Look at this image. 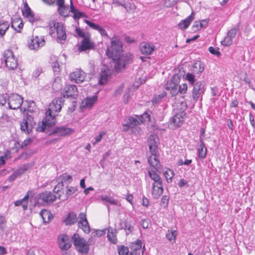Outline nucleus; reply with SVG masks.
<instances>
[{"label": "nucleus", "mask_w": 255, "mask_h": 255, "mask_svg": "<svg viewBox=\"0 0 255 255\" xmlns=\"http://www.w3.org/2000/svg\"><path fill=\"white\" fill-rule=\"evenodd\" d=\"M35 125L33 117L27 113L26 117L24 118L20 123V129L27 134L31 132L33 127Z\"/></svg>", "instance_id": "obj_7"}, {"label": "nucleus", "mask_w": 255, "mask_h": 255, "mask_svg": "<svg viewBox=\"0 0 255 255\" xmlns=\"http://www.w3.org/2000/svg\"><path fill=\"white\" fill-rule=\"evenodd\" d=\"M64 100L63 98L60 97L53 99L49 105V108L46 112L45 117L42 121L41 125H39L36 130L39 132H47L46 127H52L56 123L55 113H58L60 111L62 106L63 105Z\"/></svg>", "instance_id": "obj_2"}, {"label": "nucleus", "mask_w": 255, "mask_h": 255, "mask_svg": "<svg viewBox=\"0 0 255 255\" xmlns=\"http://www.w3.org/2000/svg\"><path fill=\"white\" fill-rule=\"evenodd\" d=\"M204 65L200 61L195 62L192 68V71L194 74H199L204 70Z\"/></svg>", "instance_id": "obj_31"}, {"label": "nucleus", "mask_w": 255, "mask_h": 255, "mask_svg": "<svg viewBox=\"0 0 255 255\" xmlns=\"http://www.w3.org/2000/svg\"><path fill=\"white\" fill-rule=\"evenodd\" d=\"M72 240L76 249L80 253L87 254L90 250L87 242L78 234H75L72 237Z\"/></svg>", "instance_id": "obj_3"}, {"label": "nucleus", "mask_w": 255, "mask_h": 255, "mask_svg": "<svg viewBox=\"0 0 255 255\" xmlns=\"http://www.w3.org/2000/svg\"><path fill=\"white\" fill-rule=\"evenodd\" d=\"M22 14L24 16L28 19L30 22L33 23L35 21L34 14L26 2L24 4L23 9L22 10Z\"/></svg>", "instance_id": "obj_26"}, {"label": "nucleus", "mask_w": 255, "mask_h": 255, "mask_svg": "<svg viewBox=\"0 0 255 255\" xmlns=\"http://www.w3.org/2000/svg\"><path fill=\"white\" fill-rule=\"evenodd\" d=\"M78 95V90L77 87L74 85H67L66 90L65 93L64 94V98H76V97Z\"/></svg>", "instance_id": "obj_25"}, {"label": "nucleus", "mask_w": 255, "mask_h": 255, "mask_svg": "<svg viewBox=\"0 0 255 255\" xmlns=\"http://www.w3.org/2000/svg\"><path fill=\"white\" fill-rule=\"evenodd\" d=\"M52 127H46L45 132L49 135H56L58 136H66L71 134L74 130L73 128L65 126L56 127L52 129Z\"/></svg>", "instance_id": "obj_4"}, {"label": "nucleus", "mask_w": 255, "mask_h": 255, "mask_svg": "<svg viewBox=\"0 0 255 255\" xmlns=\"http://www.w3.org/2000/svg\"><path fill=\"white\" fill-rule=\"evenodd\" d=\"M195 13L192 12L185 19L182 20L177 25L178 28L180 30H184L186 29L194 18Z\"/></svg>", "instance_id": "obj_22"}, {"label": "nucleus", "mask_w": 255, "mask_h": 255, "mask_svg": "<svg viewBox=\"0 0 255 255\" xmlns=\"http://www.w3.org/2000/svg\"><path fill=\"white\" fill-rule=\"evenodd\" d=\"M193 88L192 91V96L194 101H197L198 99L204 93L206 88L204 84L201 81L197 82L192 85Z\"/></svg>", "instance_id": "obj_10"}, {"label": "nucleus", "mask_w": 255, "mask_h": 255, "mask_svg": "<svg viewBox=\"0 0 255 255\" xmlns=\"http://www.w3.org/2000/svg\"><path fill=\"white\" fill-rule=\"evenodd\" d=\"M50 63H51V67L53 68V72L56 74H58L60 71V69L59 64L57 62V60H56V61L53 62L50 61Z\"/></svg>", "instance_id": "obj_54"}, {"label": "nucleus", "mask_w": 255, "mask_h": 255, "mask_svg": "<svg viewBox=\"0 0 255 255\" xmlns=\"http://www.w3.org/2000/svg\"><path fill=\"white\" fill-rule=\"evenodd\" d=\"M70 12L73 14V18L75 20H78L85 16L84 13L80 11L78 9H76L73 5L72 1L71 0L70 4Z\"/></svg>", "instance_id": "obj_33"}, {"label": "nucleus", "mask_w": 255, "mask_h": 255, "mask_svg": "<svg viewBox=\"0 0 255 255\" xmlns=\"http://www.w3.org/2000/svg\"><path fill=\"white\" fill-rule=\"evenodd\" d=\"M123 44L120 39L113 37L111 39V46L108 47L106 55L111 57L114 63V68L116 72H120L124 69L127 65L132 63L134 56L130 52L123 54Z\"/></svg>", "instance_id": "obj_1"}, {"label": "nucleus", "mask_w": 255, "mask_h": 255, "mask_svg": "<svg viewBox=\"0 0 255 255\" xmlns=\"http://www.w3.org/2000/svg\"><path fill=\"white\" fill-rule=\"evenodd\" d=\"M148 121H150V115L147 113L144 112L142 115L139 116L138 117V121L139 122V124L141 123H144L146 120Z\"/></svg>", "instance_id": "obj_46"}, {"label": "nucleus", "mask_w": 255, "mask_h": 255, "mask_svg": "<svg viewBox=\"0 0 255 255\" xmlns=\"http://www.w3.org/2000/svg\"><path fill=\"white\" fill-rule=\"evenodd\" d=\"M88 25L94 30L98 31L99 32H105V30L99 24L93 22L86 20Z\"/></svg>", "instance_id": "obj_37"}, {"label": "nucleus", "mask_w": 255, "mask_h": 255, "mask_svg": "<svg viewBox=\"0 0 255 255\" xmlns=\"http://www.w3.org/2000/svg\"><path fill=\"white\" fill-rule=\"evenodd\" d=\"M7 159L6 155H2L1 152H0V168L4 165L5 163V161Z\"/></svg>", "instance_id": "obj_61"}, {"label": "nucleus", "mask_w": 255, "mask_h": 255, "mask_svg": "<svg viewBox=\"0 0 255 255\" xmlns=\"http://www.w3.org/2000/svg\"><path fill=\"white\" fill-rule=\"evenodd\" d=\"M141 225L143 229H147L148 228L149 225V220L148 219H141Z\"/></svg>", "instance_id": "obj_63"}, {"label": "nucleus", "mask_w": 255, "mask_h": 255, "mask_svg": "<svg viewBox=\"0 0 255 255\" xmlns=\"http://www.w3.org/2000/svg\"><path fill=\"white\" fill-rule=\"evenodd\" d=\"M58 179L60 181V182H59L57 185L55 186L53 191L55 193L58 194L59 192H61V190H62V193L64 194L63 182H67V183L69 184L72 181V177L70 175L67 174V173H64L59 177Z\"/></svg>", "instance_id": "obj_11"}, {"label": "nucleus", "mask_w": 255, "mask_h": 255, "mask_svg": "<svg viewBox=\"0 0 255 255\" xmlns=\"http://www.w3.org/2000/svg\"><path fill=\"white\" fill-rule=\"evenodd\" d=\"M124 221L122 220H120L119 222L117 225H116V227L117 228V230H124ZM116 231V229L115 230Z\"/></svg>", "instance_id": "obj_62"}, {"label": "nucleus", "mask_w": 255, "mask_h": 255, "mask_svg": "<svg viewBox=\"0 0 255 255\" xmlns=\"http://www.w3.org/2000/svg\"><path fill=\"white\" fill-rule=\"evenodd\" d=\"M27 165L23 164L21 166H20L16 170L14 171V172L18 176L20 175L23 174L27 169Z\"/></svg>", "instance_id": "obj_50"}, {"label": "nucleus", "mask_w": 255, "mask_h": 255, "mask_svg": "<svg viewBox=\"0 0 255 255\" xmlns=\"http://www.w3.org/2000/svg\"><path fill=\"white\" fill-rule=\"evenodd\" d=\"M177 235V232L176 230H171L170 232L168 231V233L166 234V238L169 241H176V236Z\"/></svg>", "instance_id": "obj_40"}, {"label": "nucleus", "mask_w": 255, "mask_h": 255, "mask_svg": "<svg viewBox=\"0 0 255 255\" xmlns=\"http://www.w3.org/2000/svg\"><path fill=\"white\" fill-rule=\"evenodd\" d=\"M9 24L7 21H0V32H6L8 29Z\"/></svg>", "instance_id": "obj_51"}, {"label": "nucleus", "mask_w": 255, "mask_h": 255, "mask_svg": "<svg viewBox=\"0 0 255 255\" xmlns=\"http://www.w3.org/2000/svg\"><path fill=\"white\" fill-rule=\"evenodd\" d=\"M101 200L112 205H116L118 204V200L113 199L112 197L108 196H102Z\"/></svg>", "instance_id": "obj_42"}, {"label": "nucleus", "mask_w": 255, "mask_h": 255, "mask_svg": "<svg viewBox=\"0 0 255 255\" xmlns=\"http://www.w3.org/2000/svg\"><path fill=\"white\" fill-rule=\"evenodd\" d=\"M77 191V187L66 186L65 187V193L64 196V199H63L62 200L64 201L67 200L70 196L74 194L75 192Z\"/></svg>", "instance_id": "obj_34"}, {"label": "nucleus", "mask_w": 255, "mask_h": 255, "mask_svg": "<svg viewBox=\"0 0 255 255\" xmlns=\"http://www.w3.org/2000/svg\"><path fill=\"white\" fill-rule=\"evenodd\" d=\"M158 137L155 134H151L147 138L148 145L152 155H155L158 153Z\"/></svg>", "instance_id": "obj_13"}, {"label": "nucleus", "mask_w": 255, "mask_h": 255, "mask_svg": "<svg viewBox=\"0 0 255 255\" xmlns=\"http://www.w3.org/2000/svg\"><path fill=\"white\" fill-rule=\"evenodd\" d=\"M31 142V140L30 138L26 139L23 142H22L21 144H20V146L22 148H24L28 145L30 144Z\"/></svg>", "instance_id": "obj_64"}, {"label": "nucleus", "mask_w": 255, "mask_h": 255, "mask_svg": "<svg viewBox=\"0 0 255 255\" xmlns=\"http://www.w3.org/2000/svg\"><path fill=\"white\" fill-rule=\"evenodd\" d=\"M163 192V188H158V189H156V188L154 187L153 188H152V195L154 199L159 198L162 194Z\"/></svg>", "instance_id": "obj_39"}, {"label": "nucleus", "mask_w": 255, "mask_h": 255, "mask_svg": "<svg viewBox=\"0 0 255 255\" xmlns=\"http://www.w3.org/2000/svg\"><path fill=\"white\" fill-rule=\"evenodd\" d=\"M180 77L181 76L179 74H175L165 84V89L170 90V93L172 96L176 95L178 93L177 88L180 82Z\"/></svg>", "instance_id": "obj_8"}, {"label": "nucleus", "mask_w": 255, "mask_h": 255, "mask_svg": "<svg viewBox=\"0 0 255 255\" xmlns=\"http://www.w3.org/2000/svg\"><path fill=\"white\" fill-rule=\"evenodd\" d=\"M57 41L60 43H64L67 38L66 33H56Z\"/></svg>", "instance_id": "obj_47"}, {"label": "nucleus", "mask_w": 255, "mask_h": 255, "mask_svg": "<svg viewBox=\"0 0 255 255\" xmlns=\"http://www.w3.org/2000/svg\"><path fill=\"white\" fill-rule=\"evenodd\" d=\"M208 50L211 54L216 55L218 57H219L221 55V53L219 51V48H214L210 46L209 47Z\"/></svg>", "instance_id": "obj_55"}, {"label": "nucleus", "mask_w": 255, "mask_h": 255, "mask_svg": "<svg viewBox=\"0 0 255 255\" xmlns=\"http://www.w3.org/2000/svg\"><path fill=\"white\" fill-rule=\"evenodd\" d=\"M97 99L98 96L96 95L87 97L85 99V105H83V107L86 108H91L97 101Z\"/></svg>", "instance_id": "obj_35"}, {"label": "nucleus", "mask_w": 255, "mask_h": 255, "mask_svg": "<svg viewBox=\"0 0 255 255\" xmlns=\"http://www.w3.org/2000/svg\"><path fill=\"white\" fill-rule=\"evenodd\" d=\"M147 161L151 167L157 171H159V170L160 169L161 164L158 159L157 153L155 155L151 154V156L148 157Z\"/></svg>", "instance_id": "obj_23"}, {"label": "nucleus", "mask_w": 255, "mask_h": 255, "mask_svg": "<svg viewBox=\"0 0 255 255\" xmlns=\"http://www.w3.org/2000/svg\"><path fill=\"white\" fill-rule=\"evenodd\" d=\"M77 222V215L74 212H71L67 214V217L63 222L66 225H72Z\"/></svg>", "instance_id": "obj_29"}, {"label": "nucleus", "mask_w": 255, "mask_h": 255, "mask_svg": "<svg viewBox=\"0 0 255 255\" xmlns=\"http://www.w3.org/2000/svg\"><path fill=\"white\" fill-rule=\"evenodd\" d=\"M112 231L110 232V230H108V233L107 235V237L109 240L112 243L115 244L117 243V239L116 235L113 231V229H111Z\"/></svg>", "instance_id": "obj_44"}, {"label": "nucleus", "mask_w": 255, "mask_h": 255, "mask_svg": "<svg viewBox=\"0 0 255 255\" xmlns=\"http://www.w3.org/2000/svg\"><path fill=\"white\" fill-rule=\"evenodd\" d=\"M45 43V41L43 37L32 35V38L28 41V46L31 50H37L39 47L44 45Z\"/></svg>", "instance_id": "obj_14"}, {"label": "nucleus", "mask_w": 255, "mask_h": 255, "mask_svg": "<svg viewBox=\"0 0 255 255\" xmlns=\"http://www.w3.org/2000/svg\"><path fill=\"white\" fill-rule=\"evenodd\" d=\"M58 5V12L60 16L68 17L69 16L68 7L65 5L64 0H58L56 1Z\"/></svg>", "instance_id": "obj_24"}, {"label": "nucleus", "mask_w": 255, "mask_h": 255, "mask_svg": "<svg viewBox=\"0 0 255 255\" xmlns=\"http://www.w3.org/2000/svg\"><path fill=\"white\" fill-rule=\"evenodd\" d=\"M185 115L186 113L184 111L176 113L171 118L170 124H173L174 128L180 127L183 124Z\"/></svg>", "instance_id": "obj_19"}, {"label": "nucleus", "mask_w": 255, "mask_h": 255, "mask_svg": "<svg viewBox=\"0 0 255 255\" xmlns=\"http://www.w3.org/2000/svg\"><path fill=\"white\" fill-rule=\"evenodd\" d=\"M186 79L192 86L195 84V75L193 73H188L186 75Z\"/></svg>", "instance_id": "obj_52"}, {"label": "nucleus", "mask_w": 255, "mask_h": 255, "mask_svg": "<svg viewBox=\"0 0 255 255\" xmlns=\"http://www.w3.org/2000/svg\"><path fill=\"white\" fill-rule=\"evenodd\" d=\"M57 197L50 191H45L39 194V199L46 205L53 203L56 199Z\"/></svg>", "instance_id": "obj_16"}, {"label": "nucleus", "mask_w": 255, "mask_h": 255, "mask_svg": "<svg viewBox=\"0 0 255 255\" xmlns=\"http://www.w3.org/2000/svg\"><path fill=\"white\" fill-rule=\"evenodd\" d=\"M71 81H75L76 83H81L85 80V73L82 70L77 69L70 75Z\"/></svg>", "instance_id": "obj_21"}, {"label": "nucleus", "mask_w": 255, "mask_h": 255, "mask_svg": "<svg viewBox=\"0 0 255 255\" xmlns=\"http://www.w3.org/2000/svg\"><path fill=\"white\" fill-rule=\"evenodd\" d=\"M142 243L139 240H137L135 243H132L130 247V250H136L140 252L141 248Z\"/></svg>", "instance_id": "obj_45"}, {"label": "nucleus", "mask_w": 255, "mask_h": 255, "mask_svg": "<svg viewBox=\"0 0 255 255\" xmlns=\"http://www.w3.org/2000/svg\"><path fill=\"white\" fill-rule=\"evenodd\" d=\"M157 171L155 170H148L147 173L149 177L151 179L153 180V183L152 184V188L155 187V183H159L162 182L161 177L157 173Z\"/></svg>", "instance_id": "obj_27"}, {"label": "nucleus", "mask_w": 255, "mask_h": 255, "mask_svg": "<svg viewBox=\"0 0 255 255\" xmlns=\"http://www.w3.org/2000/svg\"><path fill=\"white\" fill-rule=\"evenodd\" d=\"M111 74V70L108 67L104 65L101 69L98 84L101 85L106 84L110 79Z\"/></svg>", "instance_id": "obj_12"}, {"label": "nucleus", "mask_w": 255, "mask_h": 255, "mask_svg": "<svg viewBox=\"0 0 255 255\" xmlns=\"http://www.w3.org/2000/svg\"><path fill=\"white\" fill-rule=\"evenodd\" d=\"M126 123L123 124L122 131L126 132L130 129L132 127L139 125V122L137 119L132 117H128L125 120Z\"/></svg>", "instance_id": "obj_20"}, {"label": "nucleus", "mask_w": 255, "mask_h": 255, "mask_svg": "<svg viewBox=\"0 0 255 255\" xmlns=\"http://www.w3.org/2000/svg\"><path fill=\"white\" fill-rule=\"evenodd\" d=\"M123 7L128 12L133 11L136 9V6L132 1H130L127 3H124Z\"/></svg>", "instance_id": "obj_41"}, {"label": "nucleus", "mask_w": 255, "mask_h": 255, "mask_svg": "<svg viewBox=\"0 0 255 255\" xmlns=\"http://www.w3.org/2000/svg\"><path fill=\"white\" fill-rule=\"evenodd\" d=\"M8 98L6 94L0 95V106H3L8 101Z\"/></svg>", "instance_id": "obj_56"}, {"label": "nucleus", "mask_w": 255, "mask_h": 255, "mask_svg": "<svg viewBox=\"0 0 255 255\" xmlns=\"http://www.w3.org/2000/svg\"><path fill=\"white\" fill-rule=\"evenodd\" d=\"M7 99L8 108L12 110H16L20 108L23 103V98L16 94L11 95Z\"/></svg>", "instance_id": "obj_9"}, {"label": "nucleus", "mask_w": 255, "mask_h": 255, "mask_svg": "<svg viewBox=\"0 0 255 255\" xmlns=\"http://www.w3.org/2000/svg\"><path fill=\"white\" fill-rule=\"evenodd\" d=\"M2 59L4 60L6 67L9 70H13L17 67V60L14 56L12 50H5L3 54Z\"/></svg>", "instance_id": "obj_6"}, {"label": "nucleus", "mask_w": 255, "mask_h": 255, "mask_svg": "<svg viewBox=\"0 0 255 255\" xmlns=\"http://www.w3.org/2000/svg\"><path fill=\"white\" fill-rule=\"evenodd\" d=\"M192 28L194 32L200 30L201 28H200V21H196L194 22L192 26Z\"/></svg>", "instance_id": "obj_60"}, {"label": "nucleus", "mask_w": 255, "mask_h": 255, "mask_svg": "<svg viewBox=\"0 0 255 255\" xmlns=\"http://www.w3.org/2000/svg\"><path fill=\"white\" fill-rule=\"evenodd\" d=\"M15 26H17L19 29H20L23 27V24L22 22H20V23L18 24H17V22H16V21H14V22H12V24H11L12 28H13L16 32H20L19 30H17L15 28Z\"/></svg>", "instance_id": "obj_59"}, {"label": "nucleus", "mask_w": 255, "mask_h": 255, "mask_svg": "<svg viewBox=\"0 0 255 255\" xmlns=\"http://www.w3.org/2000/svg\"><path fill=\"white\" fill-rule=\"evenodd\" d=\"M124 230L126 231V235H128L131 233L134 229V224H132L130 221L126 219L124 220Z\"/></svg>", "instance_id": "obj_36"}, {"label": "nucleus", "mask_w": 255, "mask_h": 255, "mask_svg": "<svg viewBox=\"0 0 255 255\" xmlns=\"http://www.w3.org/2000/svg\"><path fill=\"white\" fill-rule=\"evenodd\" d=\"M166 96V93L164 91H163L160 95H155L152 100V105L155 106L161 101V99Z\"/></svg>", "instance_id": "obj_38"}, {"label": "nucleus", "mask_w": 255, "mask_h": 255, "mask_svg": "<svg viewBox=\"0 0 255 255\" xmlns=\"http://www.w3.org/2000/svg\"><path fill=\"white\" fill-rule=\"evenodd\" d=\"M140 53L144 55H150L155 50V46L151 43L142 42L139 45Z\"/></svg>", "instance_id": "obj_17"}, {"label": "nucleus", "mask_w": 255, "mask_h": 255, "mask_svg": "<svg viewBox=\"0 0 255 255\" xmlns=\"http://www.w3.org/2000/svg\"><path fill=\"white\" fill-rule=\"evenodd\" d=\"M236 33H227L226 36L221 41L223 45L228 46L231 45L233 43V38H235Z\"/></svg>", "instance_id": "obj_32"}, {"label": "nucleus", "mask_w": 255, "mask_h": 255, "mask_svg": "<svg viewBox=\"0 0 255 255\" xmlns=\"http://www.w3.org/2000/svg\"><path fill=\"white\" fill-rule=\"evenodd\" d=\"M187 90V85L186 83L183 84L182 85H179L178 91L177 92H179L181 94H185Z\"/></svg>", "instance_id": "obj_57"}, {"label": "nucleus", "mask_w": 255, "mask_h": 255, "mask_svg": "<svg viewBox=\"0 0 255 255\" xmlns=\"http://www.w3.org/2000/svg\"><path fill=\"white\" fill-rule=\"evenodd\" d=\"M207 148L202 139H199V145L197 148V154L200 159H204L207 156Z\"/></svg>", "instance_id": "obj_28"}, {"label": "nucleus", "mask_w": 255, "mask_h": 255, "mask_svg": "<svg viewBox=\"0 0 255 255\" xmlns=\"http://www.w3.org/2000/svg\"><path fill=\"white\" fill-rule=\"evenodd\" d=\"M59 248L62 251H67L71 246V241L67 235H60L58 237Z\"/></svg>", "instance_id": "obj_15"}, {"label": "nucleus", "mask_w": 255, "mask_h": 255, "mask_svg": "<svg viewBox=\"0 0 255 255\" xmlns=\"http://www.w3.org/2000/svg\"><path fill=\"white\" fill-rule=\"evenodd\" d=\"M78 36L83 38L81 44L78 45V50L80 52L93 49L95 48V43L91 40L90 36L86 34V33H76Z\"/></svg>", "instance_id": "obj_5"}, {"label": "nucleus", "mask_w": 255, "mask_h": 255, "mask_svg": "<svg viewBox=\"0 0 255 255\" xmlns=\"http://www.w3.org/2000/svg\"><path fill=\"white\" fill-rule=\"evenodd\" d=\"M164 176L166 179L167 182H171L172 178L174 175V173L173 170L169 169L168 171H166L164 173Z\"/></svg>", "instance_id": "obj_43"}, {"label": "nucleus", "mask_w": 255, "mask_h": 255, "mask_svg": "<svg viewBox=\"0 0 255 255\" xmlns=\"http://www.w3.org/2000/svg\"><path fill=\"white\" fill-rule=\"evenodd\" d=\"M118 253L119 255H128L129 249L128 247L121 246L118 247Z\"/></svg>", "instance_id": "obj_48"}, {"label": "nucleus", "mask_w": 255, "mask_h": 255, "mask_svg": "<svg viewBox=\"0 0 255 255\" xmlns=\"http://www.w3.org/2000/svg\"><path fill=\"white\" fill-rule=\"evenodd\" d=\"M130 130L131 133H133L136 135H140L142 131L141 128L139 127L138 125H135L133 127H132Z\"/></svg>", "instance_id": "obj_53"}, {"label": "nucleus", "mask_w": 255, "mask_h": 255, "mask_svg": "<svg viewBox=\"0 0 255 255\" xmlns=\"http://www.w3.org/2000/svg\"><path fill=\"white\" fill-rule=\"evenodd\" d=\"M40 215L42 218L44 222H46L45 221L46 217H48V220L50 219V216L51 215L50 212L46 209H43L41 211Z\"/></svg>", "instance_id": "obj_49"}, {"label": "nucleus", "mask_w": 255, "mask_h": 255, "mask_svg": "<svg viewBox=\"0 0 255 255\" xmlns=\"http://www.w3.org/2000/svg\"><path fill=\"white\" fill-rule=\"evenodd\" d=\"M78 218L79 219L78 222L79 227L81 228L85 233H89L90 232V227L87 219L86 214L80 213Z\"/></svg>", "instance_id": "obj_18"}, {"label": "nucleus", "mask_w": 255, "mask_h": 255, "mask_svg": "<svg viewBox=\"0 0 255 255\" xmlns=\"http://www.w3.org/2000/svg\"><path fill=\"white\" fill-rule=\"evenodd\" d=\"M169 199V197L166 195L162 196L160 201L161 204L164 205L165 206H167L168 204Z\"/></svg>", "instance_id": "obj_58"}, {"label": "nucleus", "mask_w": 255, "mask_h": 255, "mask_svg": "<svg viewBox=\"0 0 255 255\" xmlns=\"http://www.w3.org/2000/svg\"><path fill=\"white\" fill-rule=\"evenodd\" d=\"M50 30L52 31L53 28L56 30V32H65V28L64 24L61 22H55L54 21L49 23Z\"/></svg>", "instance_id": "obj_30"}]
</instances>
